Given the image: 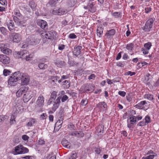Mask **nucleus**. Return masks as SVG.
Instances as JSON below:
<instances>
[{"label": "nucleus", "mask_w": 159, "mask_h": 159, "mask_svg": "<svg viewBox=\"0 0 159 159\" xmlns=\"http://www.w3.org/2000/svg\"><path fill=\"white\" fill-rule=\"evenodd\" d=\"M47 116V114L46 113H43L40 116L41 118L43 120L46 119Z\"/></svg>", "instance_id": "680f3d73"}, {"label": "nucleus", "mask_w": 159, "mask_h": 159, "mask_svg": "<svg viewBox=\"0 0 159 159\" xmlns=\"http://www.w3.org/2000/svg\"><path fill=\"white\" fill-rule=\"evenodd\" d=\"M88 103V100L86 99H84L81 101V104L83 106H86Z\"/></svg>", "instance_id": "ea45409f"}, {"label": "nucleus", "mask_w": 159, "mask_h": 159, "mask_svg": "<svg viewBox=\"0 0 159 159\" xmlns=\"http://www.w3.org/2000/svg\"><path fill=\"white\" fill-rule=\"evenodd\" d=\"M59 106V105L58 104L54 102V103L53 105V106L52 107V110L54 111H55L56 109Z\"/></svg>", "instance_id": "8fccbe9b"}, {"label": "nucleus", "mask_w": 159, "mask_h": 159, "mask_svg": "<svg viewBox=\"0 0 159 159\" xmlns=\"http://www.w3.org/2000/svg\"><path fill=\"white\" fill-rule=\"evenodd\" d=\"M29 6H30L31 8L33 10H35V9L36 7V5L35 4V2L33 1H31L30 2H29Z\"/></svg>", "instance_id": "c756f323"}, {"label": "nucleus", "mask_w": 159, "mask_h": 159, "mask_svg": "<svg viewBox=\"0 0 159 159\" xmlns=\"http://www.w3.org/2000/svg\"><path fill=\"white\" fill-rule=\"evenodd\" d=\"M95 77V76L94 74H92L88 77V79L89 80H93Z\"/></svg>", "instance_id": "774afa93"}, {"label": "nucleus", "mask_w": 159, "mask_h": 159, "mask_svg": "<svg viewBox=\"0 0 159 159\" xmlns=\"http://www.w3.org/2000/svg\"><path fill=\"white\" fill-rule=\"evenodd\" d=\"M147 124L144 121H142L140 122L138 124V125L139 126H142L146 125Z\"/></svg>", "instance_id": "69168bd1"}, {"label": "nucleus", "mask_w": 159, "mask_h": 159, "mask_svg": "<svg viewBox=\"0 0 159 159\" xmlns=\"http://www.w3.org/2000/svg\"><path fill=\"white\" fill-rule=\"evenodd\" d=\"M133 44L132 43H130L127 45L126 48L129 51H131L132 50L133 48Z\"/></svg>", "instance_id": "e433bc0d"}, {"label": "nucleus", "mask_w": 159, "mask_h": 159, "mask_svg": "<svg viewBox=\"0 0 159 159\" xmlns=\"http://www.w3.org/2000/svg\"><path fill=\"white\" fill-rule=\"evenodd\" d=\"M152 46L151 43L148 42L144 44V48L142 49L143 52L144 54H147L148 53V51Z\"/></svg>", "instance_id": "9d476101"}, {"label": "nucleus", "mask_w": 159, "mask_h": 159, "mask_svg": "<svg viewBox=\"0 0 159 159\" xmlns=\"http://www.w3.org/2000/svg\"><path fill=\"white\" fill-rule=\"evenodd\" d=\"M0 30L1 33L3 34H5L7 31L6 29L3 27H2L0 28Z\"/></svg>", "instance_id": "09e8293b"}, {"label": "nucleus", "mask_w": 159, "mask_h": 159, "mask_svg": "<svg viewBox=\"0 0 159 159\" xmlns=\"http://www.w3.org/2000/svg\"><path fill=\"white\" fill-rule=\"evenodd\" d=\"M118 94L122 97H124L126 94V93L124 91H119L118 92Z\"/></svg>", "instance_id": "4d7b16f0"}, {"label": "nucleus", "mask_w": 159, "mask_h": 159, "mask_svg": "<svg viewBox=\"0 0 159 159\" xmlns=\"http://www.w3.org/2000/svg\"><path fill=\"white\" fill-rule=\"evenodd\" d=\"M45 143L44 140L42 139H39L38 141V143L39 144H43Z\"/></svg>", "instance_id": "052dcab7"}, {"label": "nucleus", "mask_w": 159, "mask_h": 159, "mask_svg": "<svg viewBox=\"0 0 159 159\" xmlns=\"http://www.w3.org/2000/svg\"><path fill=\"white\" fill-rule=\"evenodd\" d=\"M13 20L18 25L20 23V20L16 16H14Z\"/></svg>", "instance_id": "a18cd8bd"}, {"label": "nucleus", "mask_w": 159, "mask_h": 159, "mask_svg": "<svg viewBox=\"0 0 159 159\" xmlns=\"http://www.w3.org/2000/svg\"><path fill=\"white\" fill-rule=\"evenodd\" d=\"M125 74L126 75H129L131 76L134 75L135 74V73L134 72H132L131 71H128Z\"/></svg>", "instance_id": "6e6d98bb"}, {"label": "nucleus", "mask_w": 159, "mask_h": 159, "mask_svg": "<svg viewBox=\"0 0 159 159\" xmlns=\"http://www.w3.org/2000/svg\"><path fill=\"white\" fill-rule=\"evenodd\" d=\"M10 59L6 55H0V61L4 64H7L10 62Z\"/></svg>", "instance_id": "9b49d317"}, {"label": "nucleus", "mask_w": 159, "mask_h": 159, "mask_svg": "<svg viewBox=\"0 0 159 159\" xmlns=\"http://www.w3.org/2000/svg\"><path fill=\"white\" fill-rule=\"evenodd\" d=\"M14 55L15 57L17 58H21L23 59H27V56L29 55L28 51L24 50L20 52H15Z\"/></svg>", "instance_id": "20e7f679"}, {"label": "nucleus", "mask_w": 159, "mask_h": 159, "mask_svg": "<svg viewBox=\"0 0 159 159\" xmlns=\"http://www.w3.org/2000/svg\"><path fill=\"white\" fill-rule=\"evenodd\" d=\"M15 121L14 116L11 117L10 121V123L11 125L14 124V122Z\"/></svg>", "instance_id": "338daca9"}, {"label": "nucleus", "mask_w": 159, "mask_h": 159, "mask_svg": "<svg viewBox=\"0 0 159 159\" xmlns=\"http://www.w3.org/2000/svg\"><path fill=\"white\" fill-rule=\"evenodd\" d=\"M56 4V2L55 1L53 0H51L49 1L48 3V6H50L51 7H53L55 6V5Z\"/></svg>", "instance_id": "58836bf2"}, {"label": "nucleus", "mask_w": 159, "mask_h": 159, "mask_svg": "<svg viewBox=\"0 0 159 159\" xmlns=\"http://www.w3.org/2000/svg\"><path fill=\"white\" fill-rule=\"evenodd\" d=\"M68 98V97L66 95H64L61 98V101L62 102H64L67 100Z\"/></svg>", "instance_id": "3c124183"}, {"label": "nucleus", "mask_w": 159, "mask_h": 159, "mask_svg": "<svg viewBox=\"0 0 159 159\" xmlns=\"http://www.w3.org/2000/svg\"><path fill=\"white\" fill-rule=\"evenodd\" d=\"M65 48V45L63 44H59L58 46V49L60 50H63Z\"/></svg>", "instance_id": "13d9d810"}, {"label": "nucleus", "mask_w": 159, "mask_h": 159, "mask_svg": "<svg viewBox=\"0 0 159 159\" xmlns=\"http://www.w3.org/2000/svg\"><path fill=\"white\" fill-rule=\"evenodd\" d=\"M94 86L91 84H87L85 86V89L88 91L91 90H93L94 89Z\"/></svg>", "instance_id": "393cba45"}, {"label": "nucleus", "mask_w": 159, "mask_h": 159, "mask_svg": "<svg viewBox=\"0 0 159 159\" xmlns=\"http://www.w3.org/2000/svg\"><path fill=\"white\" fill-rule=\"evenodd\" d=\"M19 76V80H21V85H27L29 84L30 80V77L26 73H21L17 71Z\"/></svg>", "instance_id": "f257e3e1"}, {"label": "nucleus", "mask_w": 159, "mask_h": 159, "mask_svg": "<svg viewBox=\"0 0 159 159\" xmlns=\"http://www.w3.org/2000/svg\"><path fill=\"white\" fill-rule=\"evenodd\" d=\"M29 87L27 86H23L21 87L16 92V96L17 97H20L23 94L24 95L29 89Z\"/></svg>", "instance_id": "0eeeda50"}, {"label": "nucleus", "mask_w": 159, "mask_h": 159, "mask_svg": "<svg viewBox=\"0 0 159 159\" xmlns=\"http://www.w3.org/2000/svg\"><path fill=\"white\" fill-rule=\"evenodd\" d=\"M30 45L29 44H28V42L26 41H26L25 42H24L23 43V45L22 46V48H25L28 47V45Z\"/></svg>", "instance_id": "de8ad7c7"}, {"label": "nucleus", "mask_w": 159, "mask_h": 159, "mask_svg": "<svg viewBox=\"0 0 159 159\" xmlns=\"http://www.w3.org/2000/svg\"><path fill=\"white\" fill-rule=\"evenodd\" d=\"M61 143L64 147L67 148H70V143L66 140H62Z\"/></svg>", "instance_id": "412c9836"}, {"label": "nucleus", "mask_w": 159, "mask_h": 159, "mask_svg": "<svg viewBox=\"0 0 159 159\" xmlns=\"http://www.w3.org/2000/svg\"><path fill=\"white\" fill-rule=\"evenodd\" d=\"M29 151L27 148L24 147L22 145H19L15 147L13 153L14 155L24 154L27 153Z\"/></svg>", "instance_id": "f03ea898"}, {"label": "nucleus", "mask_w": 159, "mask_h": 159, "mask_svg": "<svg viewBox=\"0 0 159 159\" xmlns=\"http://www.w3.org/2000/svg\"><path fill=\"white\" fill-rule=\"evenodd\" d=\"M107 105L104 102H101L97 104L96 107L98 108L100 111H104L107 109Z\"/></svg>", "instance_id": "6e6552de"}, {"label": "nucleus", "mask_w": 159, "mask_h": 159, "mask_svg": "<svg viewBox=\"0 0 159 159\" xmlns=\"http://www.w3.org/2000/svg\"><path fill=\"white\" fill-rule=\"evenodd\" d=\"M120 78L119 77L116 78L113 80H111L109 79H107V82L108 84H111L113 83V82H119L120 81Z\"/></svg>", "instance_id": "4be33fe9"}, {"label": "nucleus", "mask_w": 159, "mask_h": 159, "mask_svg": "<svg viewBox=\"0 0 159 159\" xmlns=\"http://www.w3.org/2000/svg\"><path fill=\"white\" fill-rule=\"evenodd\" d=\"M59 79V77L57 76H53L52 77L51 80V82L52 84L55 83Z\"/></svg>", "instance_id": "72a5a7b5"}, {"label": "nucleus", "mask_w": 159, "mask_h": 159, "mask_svg": "<svg viewBox=\"0 0 159 159\" xmlns=\"http://www.w3.org/2000/svg\"><path fill=\"white\" fill-rule=\"evenodd\" d=\"M69 135L75 136L77 138H81L84 137V134L82 131H75L72 133H70Z\"/></svg>", "instance_id": "f8f14e48"}, {"label": "nucleus", "mask_w": 159, "mask_h": 159, "mask_svg": "<svg viewBox=\"0 0 159 159\" xmlns=\"http://www.w3.org/2000/svg\"><path fill=\"white\" fill-rule=\"evenodd\" d=\"M61 99V98L60 97H58L55 101L54 103L59 105L60 103V102Z\"/></svg>", "instance_id": "0e129e2a"}, {"label": "nucleus", "mask_w": 159, "mask_h": 159, "mask_svg": "<svg viewBox=\"0 0 159 159\" xmlns=\"http://www.w3.org/2000/svg\"><path fill=\"white\" fill-rule=\"evenodd\" d=\"M81 48L82 47L81 46L75 47H74V50L73 51L74 54L76 56H78L80 53V50Z\"/></svg>", "instance_id": "dca6fc26"}, {"label": "nucleus", "mask_w": 159, "mask_h": 159, "mask_svg": "<svg viewBox=\"0 0 159 159\" xmlns=\"http://www.w3.org/2000/svg\"><path fill=\"white\" fill-rule=\"evenodd\" d=\"M126 99L129 102H131L132 100V97L131 96H130V95H128V96H126Z\"/></svg>", "instance_id": "e2e57ef3"}, {"label": "nucleus", "mask_w": 159, "mask_h": 159, "mask_svg": "<svg viewBox=\"0 0 159 159\" xmlns=\"http://www.w3.org/2000/svg\"><path fill=\"white\" fill-rule=\"evenodd\" d=\"M66 13V11L62 10L61 9H59L58 10H53L52 11V13L53 14L58 15H64Z\"/></svg>", "instance_id": "a211bd4d"}, {"label": "nucleus", "mask_w": 159, "mask_h": 159, "mask_svg": "<svg viewBox=\"0 0 159 159\" xmlns=\"http://www.w3.org/2000/svg\"><path fill=\"white\" fill-rule=\"evenodd\" d=\"M22 138L24 141H28L29 137L26 135L24 134L22 136Z\"/></svg>", "instance_id": "603ef678"}, {"label": "nucleus", "mask_w": 159, "mask_h": 159, "mask_svg": "<svg viewBox=\"0 0 159 159\" xmlns=\"http://www.w3.org/2000/svg\"><path fill=\"white\" fill-rule=\"evenodd\" d=\"M7 119V116L4 115L0 116V123Z\"/></svg>", "instance_id": "49530a36"}, {"label": "nucleus", "mask_w": 159, "mask_h": 159, "mask_svg": "<svg viewBox=\"0 0 159 159\" xmlns=\"http://www.w3.org/2000/svg\"><path fill=\"white\" fill-rule=\"evenodd\" d=\"M77 154L75 152H72L70 157H69L68 159H75L77 157Z\"/></svg>", "instance_id": "473e14b6"}, {"label": "nucleus", "mask_w": 159, "mask_h": 159, "mask_svg": "<svg viewBox=\"0 0 159 159\" xmlns=\"http://www.w3.org/2000/svg\"><path fill=\"white\" fill-rule=\"evenodd\" d=\"M63 84L66 85L67 88H68L70 87V83L68 81L65 80L63 82Z\"/></svg>", "instance_id": "864d4df0"}, {"label": "nucleus", "mask_w": 159, "mask_h": 159, "mask_svg": "<svg viewBox=\"0 0 159 159\" xmlns=\"http://www.w3.org/2000/svg\"><path fill=\"white\" fill-rule=\"evenodd\" d=\"M38 66L40 69H44L47 67L48 66L46 64L43 63H40L39 64Z\"/></svg>", "instance_id": "cd10ccee"}, {"label": "nucleus", "mask_w": 159, "mask_h": 159, "mask_svg": "<svg viewBox=\"0 0 159 159\" xmlns=\"http://www.w3.org/2000/svg\"><path fill=\"white\" fill-rule=\"evenodd\" d=\"M156 156V154H151L146 157H143L142 159H153Z\"/></svg>", "instance_id": "c9c22d12"}, {"label": "nucleus", "mask_w": 159, "mask_h": 159, "mask_svg": "<svg viewBox=\"0 0 159 159\" xmlns=\"http://www.w3.org/2000/svg\"><path fill=\"white\" fill-rule=\"evenodd\" d=\"M147 103L146 101H142L136 105L135 107L136 108L142 109L144 108V106Z\"/></svg>", "instance_id": "aec40b11"}, {"label": "nucleus", "mask_w": 159, "mask_h": 159, "mask_svg": "<svg viewBox=\"0 0 159 159\" xmlns=\"http://www.w3.org/2000/svg\"><path fill=\"white\" fill-rule=\"evenodd\" d=\"M103 128L102 125L98 126V129L97 130V132L99 134L101 135V133H103Z\"/></svg>", "instance_id": "c85d7f7f"}, {"label": "nucleus", "mask_w": 159, "mask_h": 159, "mask_svg": "<svg viewBox=\"0 0 159 159\" xmlns=\"http://www.w3.org/2000/svg\"><path fill=\"white\" fill-rule=\"evenodd\" d=\"M44 97L42 95H40L36 102V106L39 107H42L44 105Z\"/></svg>", "instance_id": "1a4fd4ad"}, {"label": "nucleus", "mask_w": 159, "mask_h": 159, "mask_svg": "<svg viewBox=\"0 0 159 159\" xmlns=\"http://www.w3.org/2000/svg\"><path fill=\"white\" fill-rule=\"evenodd\" d=\"M7 26L9 30L11 31L14 29L13 23L12 22H9L7 24Z\"/></svg>", "instance_id": "4c0bfd02"}, {"label": "nucleus", "mask_w": 159, "mask_h": 159, "mask_svg": "<svg viewBox=\"0 0 159 159\" xmlns=\"http://www.w3.org/2000/svg\"><path fill=\"white\" fill-rule=\"evenodd\" d=\"M150 76V75L148 73L147 74L146 76H144V81L145 82H147L148 81L149 78V76Z\"/></svg>", "instance_id": "5fc2aeb1"}, {"label": "nucleus", "mask_w": 159, "mask_h": 159, "mask_svg": "<svg viewBox=\"0 0 159 159\" xmlns=\"http://www.w3.org/2000/svg\"><path fill=\"white\" fill-rule=\"evenodd\" d=\"M130 122L131 123V124H134L137 121V118L134 116H132L129 118Z\"/></svg>", "instance_id": "bb28decb"}, {"label": "nucleus", "mask_w": 159, "mask_h": 159, "mask_svg": "<svg viewBox=\"0 0 159 159\" xmlns=\"http://www.w3.org/2000/svg\"><path fill=\"white\" fill-rule=\"evenodd\" d=\"M77 0H68V3L71 7L73 6L76 3Z\"/></svg>", "instance_id": "7c9ffc66"}, {"label": "nucleus", "mask_w": 159, "mask_h": 159, "mask_svg": "<svg viewBox=\"0 0 159 159\" xmlns=\"http://www.w3.org/2000/svg\"><path fill=\"white\" fill-rule=\"evenodd\" d=\"M103 31V28L102 27L99 26L98 27L97 30V35L99 37H100L102 34Z\"/></svg>", "instance_id": "5701e85b"}, {"label": "nucleus", "mask_w": 159, "mask_h": 159, "mask_svg": "<svg viewBox=\"0 0 159 159\" xmlns=\"http://www.w3.org/2000/svg\"><path fill=\"white\" fill-rule=\"evenodd\" d=\"M34 96V92L29 88V89L24 94L23 97V100L25 102H27Z\"/></svg>", "instance_id": "39448f33"}, {"label": "nucleus", "mask_w": 159, "mask_h": 159, "mask_svg": "<svg viewBox=\"0 0 159 159\" xmlns=\"http://www.w3.org/2000/svg\"><path fill=\"white\" fill-rule=\"evenodd\" d=\"M116 33L115 30L114 29H112L108 30L106 33V36L108 38H110L111 37L114 35Z\"/></svg>", "instance_id": "6ab92c4d"}, {"label": "nucleus", "mask_w": 159, "mask_h": 159, "mask_svg": "<svg viewBox=\"0 0 159 159\" xmlns=\"http://www.w3.org/2000/svg\"><path fill=\"white\" fill-rule=\"evenodd\" d=\"M35 123V120L34 119L30 118L29 120V121L28 122L27 125L28 127H31L33 125H34Z\"/></svg>", "instance_id": "a878e982"}, {"label": "nucleus", "mask_w": 159, "mask_h": 159, "mask_svg": "<svg viewBox=\"0 0 159 159\" xmlns=\"http://www.w3.org/2000/svg\"><path fill=\"white\" fill-rule=\"evenodd\" d=\"M13 38V41L14 42L18 43L21 40V38L20 35L17 33H16L14 35L12 36Z\"/></svg>", "instance_id": "2eb2a0df"}, {"label": "nucleus", "mask_w": 159, "mask_h": 159, "mask_svg": "<svg viewBox=\"0 0 159 159\" xmlns=\"http://www.w3.org/2000/svg\"><path fill=\"white\" fill-rule=\"evenodd\" d=\"M18 73L17 71L14 72L10 77L8 80V84L11 86H14L16 85L19 80Z\"/></svg>", "instance_id": "7ed1b4c3"}, {"label": "nucleus", "mask_w": 159, "mask_h": 159, "mask_svg": "<svg viewBox=\"0 0 159 159\" xmlns=\"http://www.w3.org/2000/svg\"><path fill=\"white\" fill-rule=\"evenodd\" d=\"M77 154L75 152H72L70 157H69L68 159H75L77 157Z\"/></svg>", "instance_id": "2f4dec72"}, {"label": "nucleus", "mask_w": 159, "mask_h": 159, "mask_svg": "<svg viewBox=\"0 0 159 159\" xmlns=\"http://www.w3.org/2000/svg\"><path fill=\"white\" fill-rule=\"evenodd\" d=\"M153 22L154 19L152 18H150L148 20L144 27L143 30L146 32L149 31L152 28Z\"/></svg>", "instance_id": "423d86ee"}, {"label": "nucleus", "mask_w": 159, "mask_h": 159, "mask_svg": "<svg viewBox=\"0 0 159 159\" xmlns=\"http://www.w3.org/2000/svg\"><path fill=\"white\" fill-rule=\"evenodd\" d=\"M11 73V72L7 69H4L3 71V74L5 76H7L9 75Z\"/></svg>", "instance_id": "a19ab883"}, {"label": "nucleus", "mask_w": 159, "mask_h": 159, "mask_svg": "<svg viewBox=\"0 0 159 159\" xmlns=\"http://www.w3.org/2000/svg\"><path fill=\"white\" fill-rule=\"evenodd\" d=\"M36 41H34V39H30V38L26 39V41L28 42V44L31 45H36L39 43L40 42L39 39H36Z\"/></svg>", "instance_id": "f3484780"}, {"label": "nucleus", "mask_w": 159, "mask_h": 159, "mask_svg": "<svg viewBox=\"0 0 159 159\" xmlns=\"http://www.w3.org/2000/svg\"><path fill=\"white\" fill-rule=\"evenodd\" d=\"M69 37L70 39H74L76 38L77 36L74 34H69Z\"/></svg>", "instance_id": "bf43d9fd"}, {"label": "nucleus", "mask_w": 159, "mask_h": 159, "mask_svg": "<svg viewBox=\"0 0 159 159\" xmlns=\"http://www.w3.org/2000/svg\"><path fill=\"white\" fill-rule=\"evenodd\" d=\"M37 25L42 29H45L47 26V24L46 21L43 20H39L37 22Z\"/></svg>", "instance_id": "4468645a"}, {"label": "nucleus", "mask_w": 159, "mask_h": 159, "mask_svg": "<svg viewBox=\"0 0 159 159\" xmlns=\"http://www.w3.org/2000/svg\"><path fill=\"white\" fill-rule=\"evenodd\" d=\"M50 35H49L50 36V39H54L57 36V33L54 31H50L49 32Z\"/></svg>", "instance_id": "b1692460"}, {"label": "nucleus", "mask_w": 159, "mask_h": 159, "mask_svg": "<svg viewBox=\"0 0 159 159\" xmlns=\"http://www.w3.org/2000/svg\"><path fill=\"white\" fill-rule=\"evenodd\" d=\"M144 98L149 100H152L153 99V96L151 94H147L144 95Z\"/></svg>", "instance_id": "f704fd0d"}, {"label": "nucleus", "mask_w": 159, "mask_h": 159, "mask_svg": "<svg viewBox=\"0 0 159 159\" xmlns=\"http://www.w3.org/2000/svg\"><path fill=\"white\" fill-rule=\"evenodd\" d=\"M57 96V92L56 91H53L51 93V98L55 99Z\"/></svg>", "instance_id": "37998d69"}, {"label": "nucleus", "mask_w": 159, "mask_h": 159, "mask_svg": "<svg viewBox=\"0 0 159 159\" xmlns=\"http://www.w3.org/2000/svg\"><path fill=\"white\" fill-rule=\"evenodd\" d=\"M145 122L147 124L149 123L150 121V118L148 116H147L145 118Z\"/></svg>", "instance_id": "79ce46f5"}, {"label": "nucleus", "mask_w": 159, "mask_h": 159, "mask_svg": "<svg viewBox=\"0 0 159 159\" xmlns=\"http://www.w3.org/2000/svg\"><path fill=\"white\" fill-rule=\"evenodd\" d=\"M49 35H50V34L49 33V32H48L47 33H45L44 35H43V36L44 37L43 39H44L45 38L46 39H50V37H49L50 36Z\"/></svg>", "instance_id": "c03bdc74"}, {"label": "nucleus", "mask_w": 159, "mask_h": 159, "mask_svg": "<svg viewBox=\"0 0 159 159\" xmlns=\"http://www.w3.org/2000/svg\"><path fill=\"white\" fill-rule=\"evenodd\" d=\"M0 48L1 51L4 54L9 55L11 53V50L5 47L4 44H2L1 45Z\"/></svg>", "instance_id": "ddd939ff"}]
</instances>
